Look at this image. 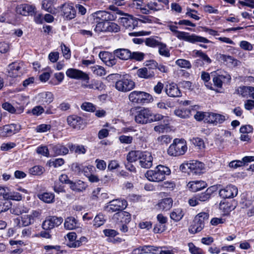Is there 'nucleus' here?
I'll use <instances>...</instances> for the list:
<instances>
[{"instance_id": "obj_1", "label": "nucleus", "mask_w": 254, "mask_h": 254, "mask_svg": "<svg viewBox=\"0 0 254 254\" xmlns=\"http://www.w3.org/2000/svg\"><path fill=\"white\" fill-rule=\"evenodd\" d=\"M169 29L174 33V35L180 40H184L191 43H209L210 41L207 38L195 35L194 34H190V33L184 31H178V27L170 25L168 26Z\"/></svg>"}, {"instance_id": "obj_2", "label": "nucleus", "mask_w": 254, "mask_h": 254, "mask_svg": "<svg viewBox=\"0 0 254 254\" xmlns=\"http://www.w3.org/2000/svg\"><path fill=\"white\" fill-rule=\"evenodd\" d=\"M170 173L171 170L168 167L159 165L154 170L147 171L145 176L149 181L159 182L164 180L166 175H169Z\"/></svg>"}, {"instance_id": "obj_3", "label": "nucleus", "mask_w": 254, "mask_h": 254, "mask_svg": "<svg viewBox=\"0 0 254 254\" xmlns=\"http://www.w3.org/2000/svg\"><path fill=\"white\" fill-rule=\"evenodd\" d=\"M188 149L186 141L183 139L175 138L168 149L169 155L174 157L184 155Z\"/></svg>"}, {"instance_id": "obj_4", "label": "nucleus", "mask_w": 254, "mask_h": 254, "mask_svg": "<svg viewBox=\"0 0 254 254\" xmlns=\"http://www.w3.org/2000/svg\"><path fill=\"white\" fill-rule=\"evenodd\" d=\"M129 101L134 104H144L153 101V99L150 94L140 91H133L128 95Z\"/></svg>"}, {"instance_id": "obj_5", "label": "nucleus", "mask_w": 254, "mask_h": 254, "mask_svg": "<svg viewBox=\"0 0 254 254\" xmlns=\"http://www.w3.org/2000/svg\"><path fill=\"white\" fill-rule=\"evenodd\" d=\"M209 214L206 212H201L194 218L193 224L190 229V232L196 233L201 231L204 227L205 221H207Z\"/></svg>"}, {"instance_id": "obj_6", "label": "nucleus", "mask_w": 254, "mask_h": 254, "mask_svg": "<svg viewBox=\"0 0 254 254\" xmlns=\"http://www.w3.org/2000/svg\"><path fill=\"white\" fill-rule=\"evenodd\" d=\"M127 205V201L124 199H116L110 201L105 207V210L108 212L112 213L120 211L125 209Z\"/></svg>"}, {"instance_id": "obj_7", "label": "nucleus", "mask_w": 254, "mask_h": 254, "mask_svg": "<svg viewBox=\"0 0 254 254\" xmlns=\"http://www.w3.org/2000/svg\"><path fill=\"white\" fill-rule=\"evenodd\" d=\"M134 86V82L126 77L118 80L115 84V87L118 91L124 92L132 90Z\"/></svg>"}, {"instance_id": "obj_8", "label": "nucleus", "mask_w": 254, "mask_h": 254, "mask_svg": "<svg viewBox=\"0 0 254 254\" xmlns=\"http://www.w3.org/2000/svg\"><path fill=\"white\" fill-rule=\"evenodd\" d=\"M152 116V112L148 108H143L136 112L135 121L138 124L150 123V118Z\"/></svg>"}, {"instance_id": "obj_9", "label": "nucleus", "mask_w": 254, "mask_h": 254, "mask_svg": "<svg viewBox=\"0 0 254 254\" xmlns=\"http://www.w3.org/2000/svg\"><path fill=\"white\" fill-rule=\"evenodd\" d=\"M63 221V219L62 217L50 216L43 221L42 227L44 230L49 231L60 225Z\"/></svg>"}, {"instance_id": "obj_10", "label": "nucleus", "mask_w": 254, "mask_h": 254, "mask_svg": "<svg viewBox=\"0 0 254 254\" xmlns=\"http://www.w3.org/2000/svg\"><path fill=\"white\" fill-rule=\"evenodd\" d=\"M65 73L66 76L70 78L82 80L86 81L87 83H88L89 80V75L81 70L70 68L66 71Z\"/></svg>"}, {"instance_id": "obj_11", "label": "nucleus", "mask_w": 254, "mask_h": 254, "mask_svg": "<svg viewBox=\"0 0 254 254\" xmlns=\"http://www.w3.org/2000/svg\"><path fill=\"white\" fill-rule=\"evenodd\" d=\"M62 15L67 20H71L76 16V11L73 4L65 2L60 6Z\"/></svg>"}, {"instance_id": "obj_12", "label": "nucleus", "mask_w": 254, "mask_h": 254, "mask_svg": "<svg viewBox=\"0 0 254 254\" xmlns=\"http://www.w3.org/2000/svg\"><path fill=\"white\" fill-rule=\"evenodd\" d=\"M237 188L233 185L227 186L220 190L219 194L220 197L224 199L233 198L238 194Z\"/></svg>"}, {"instance_id": "obj_13", "label": "nucleus", "mask_w": 254, "mask_h": 254, "mask_svg": "<svg viewBox=\"0 0 254 254\" xmlns=\"http://www.w3.org/2000/svg\"><path fill=\"white\" fill-rule=\"evenodd\" d=\"M20 130V126L11 124L0 127V136L7 137L17 133Z\"/></svg>"}, {"instance_id": "obj_14", "label": "nucleus", "mask_w": 254, "mask_h": 254, "mask_svg": "<svg viewBox=\"0 0 254 254\" xmlns=\"http://www.w3.org/2000/svg\"><path fill=\"white\" fill-rule=\"evenodd\" d=\"M36 8L34 5L28 4H20L16 7L17 14L23 16L33 15L35 14Z\"/></svg>"}, {"instance_id": "obj_15", "label": "nucleus", "mask_w": 254, "mask_h": 254, "mask_svg": "<svg viewBox=\"0 0 254 254\" xmlns=\"http://www.w3.org/2000/svg\"><path fill=\"white\" fill-rule=\"evenodd\" d=\"M112 219L117 223L127 224L131 220V215L129 213L122 210L115 213L113 216Z\"/></svg>"}, {"instance_id": "obj_16", "label": "nucleus", "mask_w": 254, "mask_h": 254, "mask_svg": "<svg viewBox=\"0 0 254 254\" xmlns=\"http://www.w3.org/2000/svg\"><path fill=\"white\" fill-rule=\"evenodd\" d=\"M120 23L127 29H133L137 26V21L130 15L126 14L120 18Z\"/></svg>"}, {"instance_id": "obj_17", "label": "nucleus", "mask_w": 254, "mask_h": 254, "mask_svg": "<svg viewBox=\"0 0 254 254\" xmlns=\"http://www.w3.org/2000/svg\"><path fill=\"white\" fill-rule=\"evenodd\" d=\"M37 102L41 105H48L53 102L54 95L50 92H43L39 93L36 97Z\"/></svg>"}, {"instance_id": "obj_18", "label": "nucleus", "mask_w": 254, "mask_h": 254, "mask_svg": "<svg viewBox=\"0 0 254 254\" xmlns=\"http://www.w3.org/2000/svg\"><path fill=\"white\" fill-rule=\"evenodd\" d=\"M95 19L103 22L108 21H114L116 19V17L111 13L107 11L100 10L94 13Z\"/></svg>"}, {"instance_id": "obj_19", "label": "nucleus", "mask_w": 254, "mask_h": 254, "mask_svg": "<svg viewBox=\"0 0 254 254\" xmlns=\"http://www.w3.org/2000/svg\"><path fill=\"white\" fill-rule=\"evenodd\" d=\"M207 118H206V122L217 125L218 124H222L226 120L225 116L213 113H206Z\"/></svg>"}, {"instance_id": "obj_20", "label": "nucleus", "mask_w": 254, "mask_h": 254, "mask_svg": "<svg viewBox=\"0 0 254 254\" xmlns=\"http://www.w3.org/2000/svg\"><path fill=\"white\" fill-rule=\"evenodd\" d=\"M159 249H160V247L150 245H145L134 249L132 251V254H142L146 253L155 254Z\"/></svg>"}, {"instance_id": "obj_21", "label": "nucleus", "mask_w": 254, "mask_h": 254, "mask_svg": "<svg viewBox=\"0 0 254 254\" xmlns=\"http://www.w3.org/2000/svg\"><path fill=\"white\" fill-rule=\"evenodd\" d=\"M66 121L70 127L74 129H79L83 124V119L76 115H71L67 117Z\"/></svg>"}, {"instance_id": "obj_22", "label": "nucleus", "mask_w": 254, "mask_h": 254, "mask_svg": "<svg viewBox=\"0 0 254 254\" xmlns=\"http://www.w3.org/2000/svg\"><path fill=\"white\" fill-rule=\"evenodd\" d=\"M21 68V64L17 62H14L8 65L7 75L10 77H16L21 74L20 70Z\"/></svg>"}, {"instance_id": "obj_23", "label": "nucleus", "mask_w": 254, "mask_h": 254, "mask_svg": "<svg viewBox=\"0 0 254 254\" xmlns=\"http://www.w3.org/2000/svg\"><path fill=\"white\" fill-rule=\"evenodd\" d=\"M204 169V164L197 160H190V171L192 174L198 175L202 173Z\"/></svg>"}, {"instance_id": "obj_24", "label": "nucleus", "mask_w": 254, "mask_h": 254, "mask_svg": "<svg viewBox=\"0 0 254 254\" xmlns=\"http://www.w3.org/2000/svg\"><path fill=\"white\" fill-rule=\"evenodd\" d=\"M165 92L167 95L171 97H179L182 95V92L178 85L173 82L166 85Z\"/></svg>"}, {"instance_id": "obj_25", "label": "nucleus", "mask_w": 254, "mask_h": 254, "mask_svg": "<svg viewBox=\"0 0 254 254\" xmlns=\"http://www.w3.org/2000/svg\"><path fill=\"white\" fill-rule=\"evenodd\" d=\"M49 148L52 157L57 155H64L68 152V148L61 144H49Z\"/></svg>"}, {"instance_id": "obj_26", "label": "nucleus", "mask_w": 254, "mask_h": 254, "mask_svg": "<svg viewBox=\"0 0 254 254\" xmlns=\"http://www.w3.org/2000/svg\"><path fill=\"white\" fill-rule=\"evenodd\" d=\"M231 79V76L228 74L225 75H217L213 78L214 85L218 88H221L223 83H228Z\"/></svg>"}, {"instance_id": "obj_27", "label": "nucleus", "mask_w": 254, "mask_h": 254, "mask_svg": "<svg viewBox=\"0 0 254 254\" xmlns=\"http://www.w3.org/2000/svg\"><path fill=\"white\" fill-rule=\"evenodd\" d=\"M173 202V199L171 197L162 199L156 204V208L161 211H167L172 207Z\"/></svg>"}, {"instance_id": "obj_28", "label": "nucleus", "mask_w": 254, "mask_h": 254, "mask_svg": "<svg viewBox=\"0 0 254 254\" xmlns=\"http://www.w3.org/2000/svg\"><path fill=\"white\" fill-rule=\"evenodd\" d=\"M151 157V154L149 152L134 150L128 153L127 159H149Z\"/></svg>"}, {"instance_id": "obj_29", "label": "nucleus", "mask_w": 254, "mask_h": 254, "mask_svg": "<svg viewBox=\"0 0 254 254\" xmlns=\"http://www.w3.org/2000/svg\"><path fill=\"white\" fill-rule=\"evenodd\" d=\"M137 75L140 78L149 79L154 76L155 73L153 69L150 67H143L138 69L136 72Z\"/></svg>"}, {"instance_id": "obj_30", "label": "nucleus", "mask_w": 254, "mask_h": 254, "mask_svg": "<svg viewBox=\"0 0 254 254\" xmlns=\"http://www.w3.org/2000/svg\"><path fill=\"white\" fill-rule=\"evenodd\" d=\"M114 55L120 60L127 61L130 58L131 51L127 49L121 48L114 51Z\"/></svg>"}, {"instance_id": "obj_31", "label": "nucleus", "mask_w": 254, "mask_h": 254, "mask_svg": "<svg viewBox=\"0 0 254 254\" xmlns=\"http://www.w3.org/2000/svg\"><path fill=\"white\" fill-rule=\"evenodd\" d=\"M38 213L35 211L33 212L32 215H25L21 217V222H19V227H26L34 223V217L36 216Z\"/></svg>"}, {"instance_id": "obj_32", "label": "nucleus", "mask_w": 254, "mask_h": 254, "mask_svg": "<svg viewBox=\"0 0 254 254\" xmlns=\"http://www.w3.org/2000/svg\"><path fill=\"white\" fill-rule=\"evenodd\" d=\"M192 191L196 192L207 187V184L202 181H196L190 182L188 185Z\"/></svg>"}, {"instance_id": "obj_33", "label": "nucleus", "mask_w": 254, "mask_h": 254, "mask_svg": "<svg viewBox=\"0 0 254 254\" xmlns=\"http://www.w3.org/2000/svg\"><path fill=\"white\" fill-rule=\"evenodd\" d=\"M76 234L75 232H70L66 235V238L68 239L66 245L69 248L79 247V243L76 242Z\"/></svg>"}, {"instance_id": "obj_34", "label": "nucleus", "mask_w": 254, "mask_h": 254, "mask_svg": "<svg viewBox=\"0 0 254 254\" xmlns=\"http://www.w3.org/2000/svg\"><path fill=\"white\" fill-rule=\"evenodd\" d=\"M56 0H43L42 3V8L51 13H55L56 9L54 5Z\"/></svg>"}, {"instance_id": "obj_35", "label": "nucleus", "mask_w": 254, "mask_h": 254, "mask_svg": "<svg viewBox=\"0 0 254 254\" xmlns=\"http://www.w3.org/2000/svg\"><path fill=\"white\" fill-rule=\"evenodd\" d=\"M213 192L212 187L208 188L205 191L196 194L197 198L200 201H205L208 200Z\"/></svg>"}, {"instance_id": "obj_36", "label": "nucleus", "mask_w": 254, "mask_h": 254, "mask_svg": "<svg viewBox=\"0 0 254 254\" xmlns=\"http://www.w3.org/2000/svg\"><path fill=\"white\" fill-rule=\"evenodd\" d=\"M77 221L73 217H68L65 220L64 223L66 229L72 230L77 227Z\"/></svg>"}, {"instance_id": "obj_37", "label": "nucleus", "mask_w": 254, "mask_h": 254, "mask_svg": "<svg viewBox=\"0 0 254 254\" xmlns=\"http://www.w3.org/2000/svg\"><path fill=\"white\" fill-rule=\"evenodd\" d=\"M217 58L219 61L226 63L227 64H231L235 65L237 63L236 60L229 55L219 54L217 55Z\"/></svg>"}, {"instance_id": "obj_38", "label": "nucleus", "mask_w": 254, "mask_h": 254, "mask_svg": "<svg viewBox=\"0 0 254 254\" xmlns=\"http://www.w3.org/2000/svg\"><path fill=\"white\" fill-rule=\"evenodd\" d=\"M38 198L46 203H52L54 201L55 195L54 193L44 192L38 195Z\"/></svg>"}, {"instance_id": "obj_39", "label": "nucleus", "mask_w": 254, "mask_h": 254, "mask_svg": "<svg viewBox=\"0 0 254 254\" xmlns=\"http://www.w3.org/2000/svg\"><path fill=\"white\" fill-rule=\"evenodd\" d=\"M184 213L181 208L174 209L170 213V218L176 222L179 221L184 216Z\"/></svg>"}, {"instance_id": "obj_40", "label": "nucleus", "mask_w": 254, "mask_h": 254, "mask_svg": "<svg viewBox=\"0 0 254 254\" xmlns=\"http://www.w3.org/2000/svg\"><path fill=\"white\" fill-rule=\"evenodd\" d=\"M88 87L89 89L101 91L104 89L105 85L100 80L93 79L91 81Z\"/></svg>"}, {"instance_id": "obj_41", "label": "nucleus", "mask_w": 254, "mask_h": 254, "mask_svg": "<svg viewBox=\"0 0 254 254\" xmlns=\"http://www.w3.org/2000/svg\"><path fill=\"white\" fill-rule=\"evenodd\" d=\"M50 150L49 145L48 146L41 145L37 147L36 149L38 154L46 157H52V155L50 154L51 151H50Z\"/></svg>"}, {"instance_id": "obj_42", "label": "nucleus", "mask_w": 254, "mask_h": 254, "mask_svg": "<svg viewBox=\"0 0 254 254\" xmlns=\"http://www.w3.org/2000/svg\"><path fill=\"white\" fill-rule=\"evenodd\" d=\"M252 161H254V160H234L229 163V166L231 168L235 169L239 167L245 166L246 164Z\"/></svg>"}, {"instance_id": "obj_43", "label": "nucleus", "mask_w": 254, "mask_h": 254, "mask_svg": "<svg viewBox=\"0 0 254 254\" xmlns=\"http://www.w3.org/2000/svg\"><path fill=\"white\" fill-rule=\"evenodd\" d=\"M69 185L70 188L72 190L77 192L82 191L85 189L83 182L81 181H79L77 183H74L71 181L70 183H69Z\"/></svg>"}, {"instance_id": "obj_44", "label": "nucleus", "mask_w": 254, "mask_h": 254, "mask_svg": "<svg viewBox=\"0 0 254 254\" xmlns=\"http://www.w3.org/2000/svg\"><path fill=\"white\" fill-rule=\"evenodd\" d=\"M10 211L11 213L19 215L22 213L28 212V209L22 205H18L12 208Z\"/></svg>"}, {"instance_id": "obj_45", "label": "nucleus", "mask_w": 254, "mask_h": 254, "mask_svg": "<svg viewBox=\"0 0 254 254\" xmlns=\"http://www.w3.org/2000/svg\"><path fill=\"white\" fill-rule=\"evenodd\" d=\"M174 114L176 116L181 118H187L189 117L190 112L189 109L185 108L178 109L174 111Z\"/></svg>"}, {"instance_id": "obj_46", "label": "nucleus", "mask_w": 254, "mask_h": 254, "mask_svg": "<svg viewBox=\"0 0 254 254\" xmlns=\"http://www.w3.org/2000/svg\"><path fill=\"white\" fill-rule=\"evenodd\" d=\"M252 88V86H240L238 88L237 91L239 94L244 97H247L248 96L250 97Z\"/></svg>"}, {"instance_id": "obj_47", "label": "nucleus", "mask_w": 254, "mask_h": 254, "mask_svg": "<svg viewBox=\"0 0 254 254\" xmlns=\"http://www.w3.org/2000/svg\"><path fill=\"white\" fill-rule=\"evenodd\" d=\"M91 69L93 73L97 76H103L106 74L105 68L100 65H94L91 67Z\"/></svg>"}, {"instance_id": "obj_48", "label": "nucleus", "mask_w": 254, "mask_h": 254, "mask_svg": "<svg viewBox=\"0 0 254 254\" xmlns=\"http://www.w3.org/2000/svg\"><path fill=\"white\" fill-rule=\"evenodd\" d=\"M108 9L111 10L110 13L114 15L116 17V19L117 18L118 16H125L126 13H125L122 10H121L119 7L114 5H111L109 6Z\"/></svg>"}, {"instance_id": "obj_49", "label": "nucleus", "mask_w": 254, "mask_h": 254, "mask_svg": "<svg viewBox=\"0 0 254 254\" xmlns=\"http://www.w3.org/2000/svg\"><path fill=\"white\" fill-rule=\"evenodd\" d=\"M175 64L181 68L190 69L191 67L190 62L185 59H178L175 62Z\"/></svg>"}, {"instance_id": "obj_50", "label": "nucleus", "mask_w": 254, "mask_h": 254, "mask_svg": "<svg viewBox=\"0 0 254 254\" xmlns=\"http://www.w3.org/2000/svg\"><path fill=\"white\" fill-rule=\"evenodd\" d=\"M159 48V53L160 55L165 57H169L170 56L169 51L167 48V46L165 44L160 43L158 46Z\"/></svg>"}, {"instance_id": "obj_51", "label": "nucleus", "mask_w": 254, "mask_h": 254, "mask_svg": "<svg viewBox=\"0 0 254 254\" xmlns=\"http://www.w3.org/2000/svg\"><path fill=\"white\" fill-rule=\"evenodd\" d=\"M144 42L146 46L153 48L158 47V46L161 43L158 40H156L155 38L153 37H149L146 38Z\"/></svg>"}, {"instance_id": "obj_52", "label": "nucleus", "mask_w": 254, "mask_h": 254, "mask_svg": "<svg viewBox=\"0 0 254 254\" xmlns=\"http://www.w3.org/2000/svg\"><path fill=\"white\" fill-rule=\"evenodd\" d=\"M144 54L140 52H131L130 58L129 60H135L140 62L143 60L144 58Z\"/></svg>"}, {"instance_id": "obj_53", "label": "nucleus", "mask_w": 254, "mask_h": 254, "mask_svg": "<svg viewBox=\"0 0 254 254\" xmlns=\"http://www.w3.org/2000/svg\"><path fill=\"white\" fill-rule=\"evenodd\" d=\"M96 22L97 23L96 27L94 28V30L95 32L97 33L100 32H106V27H107V23H105L103 22H101L96 20Z\"/></svg>"}, {"instance_id": "obj_54", "label": "nucleus", "mask_w": 254, "mask_h": 254, "mask_svg": "<svg viewBox=\"0 0 254 254\" xmlns=\"http://www.w3.org/2000/svg\"><path fill=\"white\" fill-rule=\"evenodd\" d=\"M105 222L104 216L102 214H98L94 219V226L96 227H99L103 225Z\"/></svg>"}, {"instance_id": "obj_55", "label": "nucleus", "mask_w": 254, "mask_h": 254, "mask_svg": "<svg viewBox=\"0 0 254 254\" xmlns=\"http://www.w3.org/2000/svg\"><path fill=\"white\" fill-rule=\"evenodd\" d=\"M11 206V203L9 201L0 200V213L7 211Z\"/></svg>"}, {"instance_id": "obj_56", "label": "nucleus", "mask_w": 254, "mask_h": 254, "mask_svg": "<svg viewBox=\"0 0 254 254\" xmlns=\"http://www.w3.org/2000/svg\"><path fill=\"white\" fill-rule=\"evenodd\" d=\"M81 108L82 110L87 111L93 112L96 110V107L94 105L90 102H84L81 105Z\"/></svg>"}, {"instance_id": "obj_57", "label": "nucleus", "mask_w": 254, "mask_h": 254, "mask_svg": "<svg viewBox=\"0 0 254 254\" xmlns=\"http://www.w3.org/2000/svg\"><path fill=\"white\" fill-rule=\"evenodd\" d=\"M219 208L226 213H228L234 209L233 206L231 205L229 202H225V201H221L220 202Z\"/></svg>"}, {"instance_id": "obj_58", "label": "nucleus", "mask_w": 254, "mask_h": 254, "mask_svg": "<svg viewBox=\"0 0 254 254\" xmlns=\"http://www.w3.org/2000/svg\"><path fill=\"white\" fill-rule=\"evenodd\" d=\"M120 26L114 22H107L106 30L107 32H118L120 30Z\"/></svg>"}, {"instance_id": "obj_59", "label": "nucleus", "mask_w": 254, "mask_h": 254, "mask_svg": "<svg viewBox=\"0 0 254 254\" xmlns=\"http://www.w3.org/2000/svg\"><path fill=\"white\" fill-rule=\"evenodd\" d=\"M188 246L189 247V251L191 254H204L203 250L195 246L193 243H189Z\"/></svg>"}, {"instance_id": "obj_60", "label": "nucleus", "mask_w": 254, "mask_h": 254, "mask_svg": "<svg viewBox=\"0 0 254 254\" xmlns=\"http://www.w3.org/2000/svg\"><path fill=\"white\" fill-rule=\"evenodd\" d=\"M44 171V168L40 166H35L30 168L29 173L33 175H40Z\"/></svg>"}, {"instance_id": "obj_61", "label": "nucleus", "mask_w": 254, "mask_h": 254, "mask_svg": "<svg viewBox=\"0 0 254 254\" xmlns=\"http://www.w3.org/2000/svg\"><path fill=\"white\" fill-rule=\"evenodd\" d=\"M190 141L195 146L198 147L200 149H203L205 147L204 142L202 139L199 137L193 138L190 139Z\"/></svg>"}, {"instance_id": "obj_62", "label": "nucleus", "mask_w": 254, "mask_h": 254, "mask_svg": "<svg viewBox=\"0 0 254 254\" xmlns=\"http://www.w3.org/2000/svg\"><path fill=\"white\" fill-rule=\"evenodd\" d=\"M68 147L70 150H74L76 153L78 154H84L85 153L86 150L83 146H75L72 144H69Z\"/></svg>"}, {"instance_id": "obj_63", "label": "nucleus", "mask_w": 254, "mask_h": 254, "mask_svg": "<svg viewBox=\"0 0 254 254\" xmlns=\"http://www.w3.org/2000/svg\"><path fill=\"white\" fill-rule=\"evenodd\" d=\"M172 139V137L168 135H163L158 137L157 138L158 141L160 144L166 145L169 144L171 142Z\"/></svg>"}, {"instance_id": "obj_64", "label": "nucleus", "mask_w": 254, "mask_h": 254, "mask_svg": "<svg viewBox=\"0 0 254 254\" xmlns=\"http://www.w3.org/2000/svg\"><path fill=\"white\" fill-rule=\"evenodd\" d=\"M95 168L93 166L89 165L84 167L82 172L84 175L88 178L92 174L94 173Z\"/></svg>"}]
</instances>
